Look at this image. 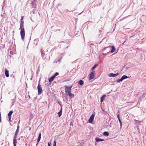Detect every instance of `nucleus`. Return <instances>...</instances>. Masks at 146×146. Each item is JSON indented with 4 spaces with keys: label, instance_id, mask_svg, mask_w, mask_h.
<instances>
[{
    "label": "nucleus",
    "instance_id": "20",
    "mask_svg": "<svg viewBox=\"0 0 146 146\" xmlns=\"http://www.w3.org/2000/svg\"><path fill=\"white\" fill-rule=\"evenodd\" d=\"M123 80L121 78L120 79H118L117 80V82H122L123 81Z\"/></svg>",
    "mask_w": 146,
    "mask_h": 146
},
{
    "label": "nucleus",
    "instance_id": "29",
    "mask_svg": "<svg viewBox=\"0 0 146 146\" xmlns=\"http://www.w3.org/2000/svg\"><path fill=\"white\" fill-rule=\"evenodd\" d=\"M108 76H110V74H108Z\"/></svg>",
    "mask_w": 146,
    "mask_h": 146
},
{
    "label": "nucleus",
    "instance_id": "1",
    "mask_svg": "<svg viewBox=\"0 0 146 146\" xmlns=\"http://www.w3.org/2000/svg\"><path fill=\"white\" fill-rule=\"evenodd\" d=\"M24 22L21 21L20 23V27L19 29H21L20 35L21 36L22 39L23 40L25 37V32L24 28Z\"/></svg>",
    "mask_w": 146,
    "mask_h": 146
},
{
    "label": "nucleus",
    "instance_id": "3",
    "mask_svg": "<svg viewBox=\"0 0 146 146\" xmlns=\"http://www.w3.org/2000/svg\"><path fill=\"white\" fill-rule=\"evenodd\" d=\"M59 75V73L58 72H56L54 74L48 79V81L49 82H52L54 80L55 77Z\"/></svg>",
    "mask_w": 146,
    "mask_h": 146
},
{
    "label": "nucleus",
    "instance_id": "16",
    "mask_svg": "<svg viewBox=\"0 0 146 146\" xmlns=\"http://www.w3.org/2000/svg\"><path fill=\"white\" fill-rule=\"evenodd\" d=\"M98 66V64H95L94 66L92 68V70H94L96 67Z\"/></svg>",
    "mask_w": 146,
    "mask_h": 146
},
{
    "label": "nucleus",
    "instance_id": "27",
    "mask_svg": "<svg viewBox=\"0 0 146 146\" xmlns=\"http://www.w3.org/2000/svg\"><path fill=\"white\" fill-rule=\"evenodd\" d=\"M11 117H10V118H9V121H11Z\"/></svg>",
    "mask_w": 146,
    "mask_h": 146
},
{
    "label": "nucleus",
    "instance_id": "21",
    "mask_svg": "<svg viewBox=\"0 0 146 146\" xmlns=\"http://www.w3.org/2000/svg\"><path fill=\"white\" fill-rule=\"evenodd\" d=\"M40 138H41L40 137H38V139H37V141L38 143L39 142V141L40 139Z\"/></svg>",
    "mask_w": 146,
    "mask_h": 146
},
{
    "label": "nucleus",
    "instance_id": "10",
    "mask_svg": "<svg viewBox=\"0 0 146 146\" xmlns=\"http://www.w3.org/2000/svg\"><path fill=\"white\" fill-rule=\"evenodd\" d=\"M95 140L96 142L103 141L104 140V139H100L98 137L96 138Z\"/></svg>",
    "mask_w": 146,
    "mask_h": 146
},
{
    "label": "nucleus",
    "instance_id": "11",
    "mask_svg": "<svg viewBox=\"0 0 146 146\" xmlns=\"http://www.w3.org/2000/svg\"><path fill=\"white\" fill-rule=\"evenodd\" d=\"M111 49L110 51L111 53H113L114 52L115 50V48L114 46H112L111 47Z\"/></svg>",
    "mask_w": 146,
    "mask_h": 146
},
{
    "label": "nucleus",
    "instance_id": "6",
    "mask_svg": "<svg viewBox=\"0 0 146 146\" xmlns=\"http://www.w3.org/2000/svg\"><path fill=\"white\" fill-rule=\"evenodd\" d=\"M95 116V115L94 114H92V115L90 116V117L88 121L90 123H92V121L94 119V117Z\"/></svg>",
    "mask_w": 146,
    "mask_h": 146
},
{
    "label": "nucleus",
    "instance_id": "19",
    "mask_svg": "<svg viewBox=\"0 0 146 146\" xmlns=\"http://www.w3.org/2000/svg\"><path fill=\"white\" fill-rule=\"evenodd\" d=\"M103 135L105 136H108L109 135V133L106 132H104L103 133Z\"/></svg>",
    "mask_w": 146,
    "mask_h": 146
},
{
    "label": "nucleus",
    "instance_id": "12",
    "mask_svg": "<svg viewBox=\"0 0 146 146\" xmlns=\"http://www.w3.org/2000/svg\"><path fill=\"white\" fill-rule=\"evenodd\" d=\"M13 113V111H10L9 113L8 114V117H9V118H10V117H11V115Z\"/></svg>",
    "mask_w": 146,
    "mask_h": 146
},
{
    "label": "nucleus",
    "instance_id": "23",
    "mask_svg": "<svg viewBox=\"0 0 146 146\" xmlns=\"http://www.w3.org/2000/svg\"><path fill=\"white\" fill-rule=\"evenodd\" d=\"M56 142L55 141H54L53 146H56Z\"/></svg>",
    "mask_w": 146,
    "mask_h": 146
},
{
    "label": "nucleus",
    "instance_id": "5",
    "mask_svg": "<svg viewBox=\"0 0 146 146\" xmlns=\"http://www.w3.org/2000/svg\"><path fill=\"white\" fill-rule=\"evenodd\" d=\"M38 91V95L40 94L42 92V90L41 86L39 84H38L37 87Z\"/></svg>",
    "mask_w": 146,
    "mask_h": 146
},
{
    "label": "nucleus",
    "instance_id": "13",
    "mask_svg": "<svg viewBox=\"0 0 146 146\" xmlns=\"http://www.w3.org/2000/svg\"><path fill=\"white\" fill-rule=\"evenodd\" d=\"M106 97V95H104L101 97V103H102L103 101L104 100V99Z\"/></svg>",
    "mask_w": 146,
    "mask_h": 146
},
{
    "label": "nucleus",
    "instance_id": "2",
    "mask_svg": "<svg viewBox=\"0 0 146 146\" xmlns=\"http://www.w3.org/2000/svg\"><path fill=\"white\" fill-rule=\"evenodd\" d=\"M72 86L69 87L66 86H65V92L66 94H68L70 97H73L74 95L71 93V88Z\"/></svg>",
    "mask_w": 146,
    "mask_h": 146
},
{
    "label": "nucleus",
    "instance_id": "26",
    "mask_svg": "<svg viewBox=\"0 0 146 146\" xmlns=\"http://www.w3.org/2000/svg\"><path fill=\"white\" fill-rule=\"evenodd\" d=\"M41 133H40L39 135H38V137H41Z\"/></svg>",
    "mask_w": 146,
    "mask_h": 146
},
{
    "label": "nucleus",
    "instance_id": "4",
    "mask_svg": "<svg viewBox=\"0 0 146 146\" xmlns=\"http://www.w3.org/2000/svg\"><path fill=\"white\" fill-rule=\"evenodd\" d=\"M95 73L94 71H93L90 74L89 77V80H90L94 78V76L95 75Z\"/></svg>",
    "mask_w": 146,
    "mask_h": 146
},
{
    "label": "nucleus",
    "instance_id": "15",
    "mask_svg": "<svg viewBox=\"0 0 146 146\" xmlns=\"http://www.w3.org/2000/svg\"><path fill=\"white\" fill-rule=\"evenodd\" d=\"M121 78H122L123 80L125 79L128 78V77L125 75H123Z\"/></svg>",
    "mask_w": 146,
    "mask_h": 146
},
{
    "label": "nucleus",
    "instance_id": "18",
    "mask_svg": "<svg viewBox=\"0 0 146 146\" xmlns=\"http://www.w3.org/2000/svg\"><path fill=\"white\" fill-rule=\"evenodd\" d=\"M18 132H19V131H18V129H17L16 132H15V136L14 137H16L17 135V134L18 133Z\"/></svg>",
    "mask_w": 146,
    "mask_h": 146
},
{
    "label": "nucleus",
    "instance_id": "28",
    "mask_svg": "<svg viewBox=\"0 0 146 146\" xmlns=\"http://www.w3.org/2000/svg\"><path fill=\"white\" fill-rule=\"evenodd\" d=\"M48 146H50V145L49 143H48Z\"/></svg>",
    "mask_w": 146,
    "mask_h": 146
},
{
    "label": "nucleus",
    "instance_id": "25",
    "mask_svg": "<svg viewBox=\"0 0 146 146\" xmlns=\"http://www.w3.org/2000/svg\"><path fill=\"white\" fill-rule=\"evenodd\" d=\"M117 118H118V120L120 119L119 115V114H118L117 115Z\"/></svg>",
    "mask_w": 146,
    "mask_h": 146
},
{
    "label": "nucleus",
    "instance_id": "14",
    "mask_svg": "<svg viewBox=\"0 0 146 146\" xmlns=\"http://www.w3.org/2000/svg\"><path fill=\"white\" fill-rule=\"evenodd\" d=\"M62 113V109H61V110L58 113V115L59 117H60Z\"/></svg>",
    "mask_w": 146,
    "mask_h": 146
},
{
    "label": "nucleus",
    "instance_id": "17",
    "mask_svg": "<svg viewBox=\"0 0 146 146\" xmlns=\"http://www.w3.org/2000/svg\"><path fill=\"white\" fill-rule=\"evenodd\" d=\"M79 83L80 85H82L83 84L84 82L82 80H80L79 82Z\"/></svg>",
    "mask_w": 146,
    "mask_h": 146
},
{
    "label": "nucleus",
    "instance_id": "24",
    "mask_svg": "<svg viewBox=\"0 0 146 146\" xmlns=\"http://www.w3.org/2000/svg\"><path fill=\"white\" fill-rule=\"evenodd\" d=\"M24 17L23 16H22L21 17V21H23V19L24 18Z\"/></svg>",
    "mask_w": 146,
    "mask_h": 146
},
{
    "label": "nucleus",
    "instance_id": "7",
    "mask_svg": "<svg viewBox=\"0 0 146 146\" xmlns=\"http://www.w3.org/2000/svg\"><path fill=\"white\" fill-rule=\"evenodd\" d=\"M17 141L16 140V137H14L13 139V146H16Z\"/></svg>",
    "mask_w": 146,
    "mask_h": 146
},
{
    "label": "nucleus",
    "instance_id": "22",
    "mask_svg": "<svg viewBox=\"0 0 146 146\" xmlns=\"http://www.w3.org/2000/svg\"><path fill=\"white\" fill-rule=\"evenodd\" d=\"M118 120L120 123V125L121 126L122 125V123L121 122V120H120V119H119Z\"/></svg>",
    "mask_w": 146,
    "mask_h": 146
},
{
    "label": "nucleus",
    "instance_id": "9",
    "mask_svg": "<svg viewBox=\"0 0 146 146\" xmlns=\"http://www.w3.org/2000/svg\"><path fill=\"white\" fill-rule=\"evenodd\" d=\"M5 75L7 77H8L9 76V71L7 70L6 68L5 69Z\"/></svg>",
    "mask_w": 146,
    "mask_h": 146
},
{
    "label": "nucleus",
    "instance_id": "8",
    "mask_svg": "<svg viewBox=\"0 0 146 146\" xmlns=\"http://www.w3.org/2000/svg\"><path fill=\"white\" fill-rule=\"evenodd\" d=\"M118 75V73L113 74L112 73H110V77H115Z\"/></svg>",
    "mask_w": 146,
    "mask_h": 146
}]
</instances>
